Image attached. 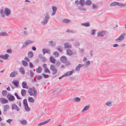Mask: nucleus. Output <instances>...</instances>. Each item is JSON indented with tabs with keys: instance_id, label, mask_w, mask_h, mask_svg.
<instances>
[{
	"instance_id": "obj_1",
	"label": "nucleus",
	"mask_w": 126,
	"mask_h": 126,
	"mask_svg": "<svg viewBox=\"0 0 126 126\" xmlns=\"http://www.w3.org/2000/svg\"><path fill=\"white\" fill-rule=\"evenodd\" d=\"M28 93L31 96H33L36 97L37 95V92L36 89L33 87L32 88H30L28 89Z\"/></svg>"
},
{
	"instance_id": "obj_2",
	"label": "nucleus",
	"mask_w": 126,
	"mask_h": 126,
	"mask_svg": "<svg viewBox=\"0 0 126 126\" xmlns=\"http://www.w3.org/2000/svg\"><path fill=\"white\" fill-rule=\"evenodd\" d=\"M44 15L45 16L44 18L43 21L41 22L42 24L43 25L47 23L50 18L49 15L47 13H46Z\"/></svg>"
},
{
	"instance_id": "obj_3",
	"label": "nucleus",
	"mask_w": 126,
	"mask_h": 126,
	"mask_svg": "<svg viewBox=\"0 0 126 126\" xmlns=\"http://www.w3.org/2000/svg\"><path fill=\"white\" fill-rule=\"evenodd\" d=\"M117 5L119 6L124 7L126 6V3H120L118 2L114 1L112 2L110 4V5L111 7L116 6Z\"/></svg>"
},
{
	"instance_id": "obj_4",
	"label": "nucleus",
	"mask_w": 126,
	"mask_h": 126,
	"mask_svg": "<svg viewBox=\"0 0 126 126\" xmlns=\"http://www.w3.org/2000/svg\"><path fill=\"white\" fill-rule=\"evenodd\" d=\"M34 41L31 40H28L25 41L23 44L21 48H24L26 47L29 44L33 43Z\"/></svg>"
},
{
	"instance_id": "obj_5",
	"label": "nucleus",
	"mask_w": 126,
	"mask_h": 126,
	"mask_svg": "<svg viewBox=\"0 0 126 126\" xmlns=\"http://www.w3.org/2000/svg\"><path fill=\"white\" fill-rule=\"evenodd\" d=\"M126 34V33H125L121 34L118 38L115 39V41L118 42H120L122 41L125 38Z\"/></svg>"
},
{
	"instance_id": "obj_6",
	"label": "nucleus",
	"mask_w": 126,
	"mask_h": 126,
	"mask_svg": "<svg viewBox=\"0 0 126 126\" xmlns=\"http://www.w3.org/2000/svg\"><path fill=\"white\" fill-rule=\"evenodd\" d=\"M4 13L7 16H8L11 14V11L10 9L7 8H5L4 10Z\"/></svg>"
},
{
	"instance_id": "obj_7",
	"label": "nucleus",
	"mask_w": 126,
	"mask_h": 126,
	"mask_svg": "<svg viewBox=\"0 0 126 126\" xmlns=\"http://www.w3.org/2000/svg\"><path fill=\"white\" fill-rule=\"evenodd\" d=\"M7 97L10 101H13L15 100V97L10 94H8Z\"/></svg>"
},
{
	"instance_id": "obj_8",
	"label": "nucleus",
	"mask_w": 126,
	"mask_h": 126,
	"mask_svg": "<svg viewBox=\"0 0 126 126\" xmlns=\"http://www.w3.org/2000/svg\"><path fill=\"white\" fill-rule=\"evenodd\" d=\"M74 72V70H72L71 71L67 72L64 73L63 75V76L67 77V76H70L72 75L73 73Z\"/></svg>"
},
{
	"instance_id": "obj_9",
	"label": "nucleus",
	"mask_w": 126,
	"mask_h": 126,
	"mask_svg": "<svg viewBox=\"0 0 126 126\" xmlns=\"http://www.w3.org/2000/svg\"><path fill=\"white\" fill-rule=\"evenodd\" d=\"M4 110L3 112V113L5 115L6 113V112L9 109V106L8 105H6L4 106Z\"/></svg>"
},
{
	"instance_id": "obj_10",
	"label": "nucleus",
	"mask_w": 126,
	"mask_h": 126,
	"mask_svg": "<svg viewBox=\"0 0 126 126\" xmlns=\"http://www.w3.org/2000/svg\"><path fill=\"white\" fill-rule=\"evenodd\" d=\"M84 65V64H79L78 66H76L75 68V71L77 72H79L80 70V68L83 67Z\"/></svg>"
},
{
	"instance_id": "obj_11",
	"label": "nucleus",
	"mask_w": 126,
	"mask_h": 126,
	"mask_svg": "<svg viewBox=\"0 0 126 126\" xmlns=\"http://www.w3.org/2000/svg\"><path fill=\"white\" fill-rule=\"evenodd\" d=\"M12 110L15 109L17 111H19L20 109L15 104H13L12 106Z\"/></svg>"
},
{
	"instance_id": "obj_12",
	"label": "nucleus",
	"mask_w": 126,
	"mask_h": 126,
	"mask_svg": "<svg viewBox=\"0 0 126 126\" xmlns=\"http://www.w3.org/2000/svg\"><path fill=\"white\" fill-rule=\"evenodd\" d=\"M18 74V73L16 71H14L11 72L10 75V76L11 77H14Z\"/></svg>"
},
{
	"instance_id": "obj_13",
	"label": "nucleus",
	"mask_w": 126,
	"mask_h": 126,
	"mask_svg": "<svg viewBox=\"0 0 126 126\" xmlns=\"http://www.w3.org/2000/svg\"><path fill=\"white\" fill-rule=\"evenodd\" d=\"M60 60L63 63H65L67 62V58L65 56H62L61 57Z\"/></svg>"
},
{
	"instance_id": "obj_14",
	"label": "nucleus",
	"mask_w": 126,
	"mask_h": 126,
	"mask_svg": "<svg viewBox=\"0 0 126 126\" xmlns=\"http://www.w3.org/2000/svg\"><path fill=\"white\" fill-rule=\"evenodd\" d=\"M1 103L2 104L7 103L8 102V100L4 98H1L0 99Z\"/></svg>"
},
{
	"instance_id": "obj_15",
	"label": "nucleus",
	"mask_w": 126,
	"mask_h": 126,
	"mask_svg": "<svg viewBox=\"0 0 126 126\" xmlns=\"http://www.w3.org/2000/svg\"><path fill=\"white\" fill-rule=\"evenodd\" d=\"M105 34V32L104 31H101L98 32L97 36H98L103 37Z\"/></svg>"
},
{
	"instance_id": "obj_16",
	"label": "nucleus",
	"mask_w": 126,
	"mask_h": 126,
	"mask_svg": "<svg viewBox=\"0 0 126 126\" xmlns=\"http://www.w3.org/2000/svg\"><path fill=\"white\" fill-rule=\"evenodd\" d=\"M52 12L51 14L52 16H53L55 15L56 12L57 10V8L55 6H53L52 7Z\"/></svg>"
},
{
	"instance_id": "obj_17",
	"label": "nucleus",
	"mask_w": 126,
	"mask_h": 126,
	"mask_svg": "<svg viewBox=\"0 0 126 126\" xmlns=\"http://www.w3.org/2000/svg\"><path fill=\"white\" fill-rule=\"evenodd\" d=\"M66 53L67 55L69 56H71L73 54V52L70 49H66Z\"/></svg>"
},
{
	"instance_id": "obj_18",
	"label": "nucleus",
	"mask_w": 126,
	"mask_h": 126,
	"mask_svg": "<svg viewBox=\"0 0 126 126\" xmlns=\"http://www.w3.org/2000/svg\"><path fill=\"white\" fill-rule=\"evenodd\" d=\"M98 6L96 4L93 3L92 5V8L94 10H97L98 8Z\"/></svg>"
},
{
	"instance_id": "obj_19",
	"label": "nucleus",
	"mask_w": 126,
	"mask_h": 126,
	"mask_svg": "<svg viewBox=\"0 0 126 126\" xmlns=\"http://www.w3.org/2000/svg\"><path fill=\"white\" fill-rule=\"evenodd\" d=\"M50 61L53 63H55L56 60L52 56H51L50 58Z\"/></svg>"
},
{
	"instance_id": "obj_20",
	"label": "nucleus",
	"mask_w": 126,
	"mask_h": 126,
	"mask_svg": "<svg viewBox=\"0 0 126 126\" xmlns=\"http://www.w3.org/2000/svg\"><path fill=\"white\" fill-rule=\"evenodd\" d=\"M90 107V106L89 105L86 106L82 110L81 112H83L84 111L87 110Z\"/></svg>"
},
{
	"instance_id": "obj_21",
	"label": "nucleus",
	"mask_w": 126,
	"mask_h": 126,
	"mask_svg": "<svg viewBox=\"0 0 126 126\" xmlns=\"http://www.w3.org/2000/svg\"><path fill=\"white\" fill-rule=\"evenodd\" d=\"M20 121V123L23 125H25L27 124V121L25 119H21Z\"/></svg>"
},
{
	"instance_id": "obj_22",
	"label": "nucleus",
	"mask_w": 126,
	"mask_h": 126,
	"mask_svg": "<svg viewBox=\"0 0 126 126\" xmlns=\"http://www.w3.org/2000/svg\"><path fill=\"white\" fill-rule=\"evenodd\" d=\"M64 48H71V46L68 43H66L64 44Z\"/></svg>"
},
{
	"instance_id": "obj_23",
	"label": "nucleus",
	"mask_w": 126,
	"mask_h": 126,
	"mask_svg": "<svg viewBox=\"0 0 126 126\" xmlns=\"http://www.w3.org/2000/svg\"><path fill=\"white\" fill-rule=\"evenodd\" d=\"M13 85L16 87H17L18 85L19 81L17 80H16V81H13L12 82Z\"/></svg>"
},
{
	"instance_id": "obj_24",
	"label": "nucleus",
	"mask_w": 126,
	"mask_h": 126,
	"mask_svg": "<svg viewBox=\"0 0 126 126\" xmlns=\"http://www.w3.org/2000/svg\"><path fill=\"white\" fill-rule=\"evenodd\" d=\"M42 50L44 55L46 53H47L50 54V53H49V51L48 50L47 48H43L42 49Z\"/></svg>"
},
{
	"instance_id": "obj_25",
	"label": "nucleus",
	"mask_w": 126,
	"mask_h": 126,
	"mask_svg": "<svg viewBox=\"0 0 126 126\" xmlns=\"http://www.w3.org/2000/svg\"><path fill=\"white\" fill-rule=\"evenodd\" d=\"M50 120V119H49V120L46 121H45L44 122L41 123H39L38 125V126H40L42 125H44L45 124L47 123Z\"/></svg>"
},
{
	"instance_id": "obj_26",
	"label": "nucleus",
	"mask_w": 126,
	"mask_h": 126,
	"mask_svg": "<svg viewBox=\"0 0 126 126\" xmlns=\"http://www.w3.org/2000/svg\"><path fill=\"white\" fill-rule=\"evenodd\" d=\"M22 63L23 65L25 67H26L28 65V63L24 60H22Z\"/></svg>"
},
{
	"instance_id": "obj_27",
	"label": "nucleus",
	"mask_w": 126,
	"mask_h": 126,
	"mask_svg": "<svg viewBox=\"0 0 126 126\" xmlns=\"http://www.w3.org/2000/svg\"><path fill=\"white\" fill-rule=\"evenodd\" d=\"M42 69L40 67H39L38 68L36 69V72L38 73H41L42 71Z\"/></svg>"
},
{
	"instance_id": "obj_28",
	"label": "nucleus",
	"mask_w": 126,
	"mask_h": 126,
	"mask_svg": "<svg viewBox=\"0 0 126 126\" xmlns=\"http://www.w3.org/2000/svg\"><path fill=\"white\" fill-rule=\"evenodd\" d=\"M26 91L24 89H22L21 92V94L23 96H25L26 94Z\"/></svg>"
},
{
	"instance_id": "obj_29",
	"label": "nucleus",
	"mask_w": 126,
	"mask_h": 126,
	"mask_svg": "<svg viewBox=\"0 0 126 126\" xmlns=\"http://www.w3.org/2000/svg\"><path fill=\"white\" fill-rule=\"evenodd\" d=\"M92 3V1L90 0H87L85 4L86 5H90Z\"/></svg>"
},
{
	"instance_id": "obj_30",
	"label": "nucleus",
	"mask_w": 126,
	"mask_h": 126,
	"mask_svg": "<svg viewBox=\"0 0 126 126\" xmlns=\"http://www.w3.org/2000/svg\"><path fill=\"white\" fill-rule=\"evenodd\" d=\"M19 71L21 72L22 74H25V71L24 68L23 67H21L19 69Z\"/></svg>"
},
{
	"instance_id": "obj_31",
	"label": "nucleus",
	"mask_w": 126,
	"mask_h": 126,
	"mask_svg": "<svg viewBox=\"0 0 126 126\" xmlns=\"http://www.w3.org/2000/svg\"><path fill=\"white\" fill-rule=\"evenodd\" d=\"M27 83L26 81H23L22 83V86L23 88H27L26 86H27Z\"/></svg>"
},
{
	"instance_id": "obj_32",
	"label": "nucleus",
	"mask_w": 126,
	"mask_h": 126,
	"mask_svg": "<svg viewBox=\"0 0 126 126\" xmlns=\"http://www.w3.org/2000/svg\"><path fill=\"white\" fill-rule=\"evenodd\" d=\"M80 4L81 6H83L85 5V1L84 0H80Z\"/></svg>"
},
{
	"instance_id": "obj_33",
	"label": "nucleus",
	"mask_w": 126,
	"mask_h": 126,
	"mask_svg": "<svg viewBox=\"0 0 126 126\" xmlns=\"http://www.w3.org/2000/svg\"><path fill=\"white\" fill-rule=\"evenodd\" d=\"M8 36V34L7 33L5 32H3L0 33V36Z\"/></svg>"
},
{
	"instance_id": "obj_34",
	"label": "nucleus",
	"mask_w": 126,
	"mask_h": 126,
	"mask_svg": "<svg viewBox=\"0 0 126 126\" xmlns=\"http://www.w3.org/2000/svg\"><path fill=\"white\" fill-rule=\"evenodd\" d=\"M81 25L83 26L87 27L89 26V24L88 22H86L81 23Z\"/></svg>"
},
{
	"instance_id": "obj_35",
	"label": "nucleus",
	"mask_w": 126,
	"mask_h": 126,
	"mask_svg": "<svg viewBox=\"0 0 126 126\" xmlns=\"http://www.w3.org/2000/svg\"><path fill=\"white\" fill-rule=\"evenodd\" d=\"M28 56L30 58H32L33 56V54L31 51L29 52L28 53Z\"/></svg>"
},
{
	"instance_id": "obj_36",
	"label": "nucleus",
	"mask_w": 126,
	"mask_h": 126,
	"mask_svg": "<svg viewBox=\"0 0 126 126\" xmlns=\"http://www.w3.org/2000/svg\"><path fill=\"white\" fill-rule=\"evenodd\" d=\"M29 102L33 103L34 102V99L32 97H30L28 99Z\"/></svg>"
},
{
	"instance_id": "obj_37",
	"label": "nucleus",
	"mask_w": 126,
	"mask_h": 126,
	"mask_svg": "<svg viewBox=\"0 0 126 126\" xmlns=\"http://www.w3.org/2000/svg\"><path fill=\"white\" fill-rule=\"evenodd\" d=\"M62 22L63 23H67L70 22V20L67 19H64L62 20Z\"/></svg>"
},
{
	"instance_id": "obj_38",
	"label": "nucleus",
	"mask_w": 126,
	"mask_h": 126,
	"mask_svg": "<svg viewBox=\"0 0 126 126\" xmlns=\"http://www.w3.org/2000/svg\"><path fill=\"white\" fill-rule=\"evenodd\" d=\"M25 109V110L27 111H29L30 110V109L28 105H27L24 106Z\"/></svg>"
},
{
	"instance_id": "obj_39",
	"label": "nucleus",
	"mask_w": 126,
	"mask_h": 126,
	"mask_svg": "<svg viewBox=\"0 0 126 126\" xmlns=\"http://www.w3.org/2000/svg\"><path fill=\"white\" fill-rule=\"evenodd\" d=\"M66 32H69L71 33H76V31L73 30H67Z\"/></svg>"
},
{
	"instance_id": "obj_40",
	"label": "nucleus",
	"mask_w": 126,
	"mask_h": 126,
	"mask_svg": "<svg viewBox=\"0 0 126 126\" xmlns=\"http://www.w3.org/2000/svg\"><path fill=\"white\" fill-rule=\"evenodd\" d=\"M80 100L81 99L78 97L74 98V100L77 102H79Z\"/></svg>"
},
{
	"instance_id": "obj_41",
	"label": "nucleus",
	"mask_w": 126,
	"mask_h": 126,
	"mask_svg": "<svg viewBox=\"0 0 126 126\" xmlns=\"http://www.w3.org/2000/svg\"><path fill=\"white\" fill-rule=\"evenodd\" d=\"M2 94L3 96H5L7 94V91L5 90H3L2 91Z\"/></svg>"
},
{
	"instance_id": "obj_42",
	"label": "nucleus",
	"mask_w": 126,
	"mask_h": 126,
	"mask_svg": "<svg viewBox=\"0 0 126 126\" xmlns=\"http://www.w3.org/2000/svg\"><path fill=\"white\" fill-rule=\"evenodd\" d=\"M9 55L8 54H6L3 56V59L4 60H6L8 59L9 57Z\"/></svg>"
},
{
	"instance_id": "obj_43",
	"label": "nucleus",
	"mask_w": 126,
	"mask_h": 126,
	"mask_svg": "<svg viewBox=\"0 0 126 126\" xmlns=\"http://www.w3.org/2000/svg\"><path fill=\"white\" fill-rule=\"evenodd\" d=\"M56 69L54 65L53 64H51L50 67V69L51 70H53Z\"/></svg>"
},
{
	"instance_id": "obj_44",
	"label": "nucleus",
	"mask_w": 126,
	"mask_h": 126,
	"mask_svg": "<svg viewBox=\"0 0 126 126\" xmlns=\"http://www.w3.org/2000/svg\"><path fill=\"white\" fill-rule=\"evenodd\" d=\"M105 104L108 106H110L112 105V103L111 102H106Z\"/></svg>"
},
{
	"instance_id": "obj_45",
	"label": "nucleus",
	"mask_w": 126,
	"mask_h": 126,
	"mask_svg": "<svg viewBox=\"0 0 126 126\" xmlns=\"http://www.w3.org/2000/svg\"><path fill=\"white\" fill-rule=\"evenodd\" d=\"M23 102V104L24 105V106H25L28 104L27 100L26 99H24Z\"/></svg>"
},
{
	"instance_id": "obj_46",
	"label": "nucleus",
	"mask_w": 126,
	"mask_h": 126,
	"mask_svg": "<svg viewBox=\"0 0 126 126\" xmlns=\"http://www.w3.org/2000/svg\"><path fill=\"white\" fill-rule=\"evenodd\" d=\"M52 71V74L53 75H55L56 74L57 72V70L56 69L53 70Z\"/></svg>"
},
{
	"instance_id": "obj_47",
	"label": "nucleus",
	"mask_w": 126,
	"mask_h": 126,
	"mask_svg": "<svg viewBox=\"0 0 126 126\" xmlns=\"http://www.w3.org/2000/svg\"><path fill=\"white\" fill-rule=\"evenodd\" d=\"M78 9L80 11L82 10L84 11H85L86 10V9H85L84 8L80 7H78Z\"/></svg>"
},
{
	"instance_id": "obj_48",
	"label": "nucleus",
	"mask_w": 126,
	"mask_h": 126,
	"mask_svg": "<svg viewBox=\"0 0 126 126\" xmlns=\"http://www.w3.org/2000/svg\"><path fill=\"white\" fill-rule=\"evenodd\" d=\"M53 55H54L55 57H57L59 56V54L57 51H55L54 52Z\"/></svg>"
},
{
	"instance_id": "obj_49",
	"label": "nucleus",
	"mask_w": 126,
	"mask_h": 126,
	"mask_svg": "<svg viewBox=\"0 0 126 126\" xmlns=\"http://www.w3.org/2000/svg\"><path fill=\"white\" fill-rule=\"evenodd\" d=\"M30 73L31 77V78L33 77L34 75L33 71L32 70H30Z\"/></svg>"
},
{
	"instance_id": "obj_50",
	"label": "nucleus",
	"mask_w": 126,
	"mask_h": 126,
	"mask_svg": "<svg viewBox=\"0 0 126 126\" xmlns=\"http://www.w3.org/2000/svg\"><path fill=\"white\" fill-rule=\"evenodd\" d=\"M14 94L16 97L17 99H21V98L19 97L18 94L16 93V92Z\"/></svg>"
},
{
	"instance_id": "obj_51",
	"label": "nucleus",
	"mask_w": 126,
	"mask_h": 126,
	"mask_svg": "<svg viewBox=\"0 0 126 126\" xmlns=\"http://www.w3.org/2000/svg\"><path fill=\"white\" fill-rule=\"evenodd\" d=\"M37 79L38 80H40L42 78V77L40 75L37 76H36Z\"/></svg>"
},
{
	"instance_id": "obj_52",
	"label": "nucleus",
	"mask_w": 126,
	"mask_h": 126,
	"mask_svg": "<svg viewBox=\"0 0 126 126\" xmlns=\"http://www.w3.org/2000/svg\"><path fill=\"white\" fill-rule=\"evenodd\" d=\"M13 120V119H9L6 121V122L9 124H11V122Z\"/></svg>"
},
{
	"instance_id": "obj_53",
	"label": "nucleus",
	"mask_w": 126,
	"mask_h": 126,
	"mask_svg": "<svg viewBox=\"0 0 126 126\" xmlns=\"http://www.w3.org/2000/svg\"><path fill=\"white\" fill-rule=\"evenodd\" d=\"M43 77L45 78H47L49 77V76L48 75H46L44 74H42Z\"/></svg>"
},
{
	"instance_id": "obj_54",
	"label": "nucleus",
	"mask_w": 126,
	"mask_h": 126,
	"mask_svg": "<svg viewBox=\"0 0 126 126\" xmlns=\"http://www.w3.org/2000/svg\"><path fill=\"white\" fill-rule=\"evenodd\" d=\"M74 4L76 5H78L80 4V1L78 0H77L75 2Z\"/></svg>"
},
{
	"instance_id": "obj_55",
	"label": "nucleus",
	"mask_w": 126,
	"mask_h": 126,
	"mask_svg": "<svg viewBox=\"0 0 126 126\" xmlns=\"http://www.w3.org/2000/svg\"><path fill=\"white\" fill-rule=\"evenodd\" d=\"M61 46H59L57 48L58 50L60 52H61L62 51V50L61 48Z\"/></svg>"
},
{
	"instance_id": "obj_56",
	"label": "nucleus",
	"mask_w": 126,
	"mask_h": 126,
	"mask_svg": "<svg viewBox=\"0 0 126 126\" xmlns=\"http://www.w3.org/2000/svg\"><path fill=\"white\" fill-rule=\"evenodd\" d=\"M45 72L46 73H50V71H49V70L47 68H45L44 70Z\"/></svg>"
},
{
	"instance_id": "obj_57",
	"label": "nucleus",
	"mask_w": 126,
	"mask_h": 126,
	"mask_svg": "<svg viewBox=\"0 0 126 126\" xmlns=\"http://www.w3.org/2000/svg\"><path fill=\"white\" fill-rule=\"evenodd\" d=\"M23 34L24 35L27 36L28 35V32L27 31H25L23 32Z\"/></svg>"
},
{
	"instance_id": "obj_58",
	"label": "nucleus",
	"mask_w": 126,
	"mask_h": 126,
	"mask_svg": "<svg viewBox=\"0 0 126 126\" xmlns=\"http://www.w3.org/2000/svg\"><path fill=\"white\" fill-rule=\"evenodd\" d=\"M17 103H18V106L19 107H21V103L20 101L18 100L17 101Z\"/></svg>"
},
{
	"instance_id": "obj_59",
	"label": "nucleus",
	"mask_w": 126,
	"mask_h": 126,
	"mask_svg": "<svg viewBox=\"0 0 126 126\" xmlns=\"http://www.w3.org/2000/svg\"><path fill=\"white\" fill-rule=\"evenodd\" d=\"M24 59L28 62H29L30 61V60L27 57H25L24 58Z\"/></svg>"
},
{
	"instance_id": "obj_60",
	"label": "nucleus",
	"mask_w": 126,
	"mask_h": 126,
	"mask_svg": "<svg viewBox=\"0 0 126 126\" xmlns=\"http://www.w3.org/2000/svg\"><path fill=\"white\" fill-rule=\"evenodd\" d=\"M41 59H42V61L43 62H46L47 61V59L44 57L43 56Z\"/></svg>"
},
{
	"instance_id": "obj_61",
	"label": "nucleus",
	"mask_w": 126,
	"mask_h": 126,
	"mask_svg": "<svg viewBox=\"0 0 126 126\" xmlns=\"http://www.w3.org/2000/svg\"><path fill=\"white\" fill-rule=\"evenodd\" d=\"M47 64L46 63H45V64H43L42 65L43 67V68H44L45 69L47 68Z\"/></svg>"
},
{
	"instance_id": "obj_62",
	"label": "nucleus",
	"mask_w": 126,
	"mask_h": 126,
	"mask_svg": "<svg viewBox=\"0 0 126 126\" xmlns=\"http://www.w3.org/2000/svg\"><path fill=\"white\" fill-rule=\"evenodd\" d=\"M43 57L42 55L40 54L38 55V57L40 59H42V58Z\"/></svg>"
},
{
	"instance_id": "obj_63",
	"label": "nucleus",
	"mask_w": 126,
	"mask_h": 126,
	"mask_svg": "<svg viewBox=\"0 0 126 126\" xmlns=\"http://www.w3.org/2000/svg\"><path fill=\"white\" fill-rule=\"evenodd\" d=\"M6 51L8 53H11L12 52V51L11 49H8Z\"/></svg>"
},
{
	"instance_id": "obj_64",
	"label": "nucleus",
	"mask_w": 126,
	"mask_h": 126,
	"mask_svg": "<svg viewBox=\"0 0 126 126\" xmlns=\"http://www.w3.org/2000/svg\"><path fill=\"white\" fill-rule=\"evenodd\" d=\"M29 66L30 68H32L33 67V65L32 63L30 62Z\"/></svg>"
}]
</instances>
